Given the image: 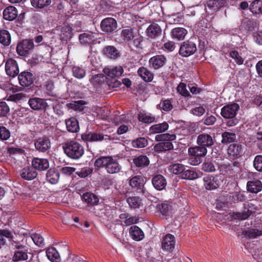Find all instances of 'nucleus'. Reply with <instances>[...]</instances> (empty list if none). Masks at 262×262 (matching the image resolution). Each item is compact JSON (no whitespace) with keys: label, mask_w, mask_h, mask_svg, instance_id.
<instances>
[{"label":"nucleus","mask_w":262,"mask_h":262,"mask_svg":"<svg viewBox=\"0 0 262 262\" xmlns=\"http://www.w3.org/2000/svg\"><path fill=\"white\" fill-rule=\"evenodd\" d=\"M95 166L99 168L104 167L107 173L114 174L120 171L122 167L118 161L112 157H101L95 162Z\"/></svg>","instance_id":"nucleus-1"},{"label":"nucleus","mask_w":262,"mask_h":262,"mask_svg":"<svg viewBox=\"0 0 262 262\" xmlns=\"http://www.w3.org/2000/svg\"><path fill=\"white\" fill-rule=\"evenodd\" d=\"M121 37L123 40L129 45H133L136 48H140L142 42V37L138 31L134 28L123 29L121 33Z\"/></svg>","instance_id":"nucleus-2"},{"label":"nucleus","mask_w":262,"mask_h":262,"mask_svg":"<svg viewBox=\"0 0 262 262\" xmlns=\"http://www.w3.org/2000/svg\"><path fill=\"white\" fill-rule=\"evenodd\" d=\"M62 148L67 156L73 159H78L84 154L83 146L75 141L65 142L62 144Z\"/></svg>","instance_id":"nucleus-3"},{"label":"nucleus","mask_w":262,"mask_h":262,"mask_svg":"<svg viewBox=\"0 0 262 262\" xmlns=\"http://www.w3.org/2000/svg\"><path fill=\"white\" fill-rule=\"evenodd\" d=\"M103 72L106 76L107 82L110 87L115 88L120 85V82L116 79L120 77L123 69L121 66H109L103 69Z\"/></svg>","instance_id":"nucleus-4"},{"label":"nucleus","mask_w":262,"mask_h":262,"mask_svg":"<svg viewBox=\"0 0 262 262\" xmlns=\"http://www.w3.org/2000/svg\"><path fill=\"white\" fill-rule=\"evenodd\" d=\"M239 109V105L235 103L227 104L222 108L221 116L224 118L231 119L227 122L228 126H233L237 123V120L234 118Z\"/></svg>","instance_id":"nucleus-5"},{"label":"nucleus","mask_w":262,"mask_h":262,"mask_svg":"<svg viewBox=\"0 0 262 262\" xmlns=\"http://www.w3.org/2000/svg\"><path fill=\"white\" fill-rule=\"evenodd\" d=\"M15 249L12 259L15 262H22L28 258V247L20 243L14 242L13 244Z\"/></svg>","instance_id":"nucleus-6"},{"label":"nucleus","mask_w":262,"mask_h":262,"mask_svg":"<svg viewBox=\"0 0 262 262\" xmlns=\"http://www.w3.org/2000/svg\"><path fill=\"white\" fill-rule=\"evenodd\" d=\"M34 43L32 40H23L17 44V53L20 56H26L34 48Z\"/></svg>","instance_id":"nucleus-7"},{"label":"nucleus","mask_w":262,"mask_h":262,"mask_svg":"<svg viewBox=\"0 0 262 262\" xmlns=\"http://www.w3.org/2000/svg\"><path fill=\"white\" fill-rule=\"evenodd\" d=\"M196 51V47L191 41H185L180 47L179 54L183 57H188L193 54Z\"/></svg>","instance_id":"nucleus-8"},{"label":"nucleus","mask_w":262,"mask_h":262,"mask_svg":"<svg viewBox=\"0 0 262 262\" xmlns=\"http://www.w3.org/2000/svg\"><path fill=\"white\" fill-rule=\"evenodd\" d=\"M101 28L103 32L112 33L115 31L117 28V23L115 19L107 17L103 19L101 23Z\"/></svg>","instance_id":"nucleus-9"},{"label":"nucleus","mask_w":262,"mask_h":262,"mask_svg":"<svg viewBox=\"0 0 262 262\" xmlns=\"http://www.w3.org/2000/svg\"><path fill=\"white\" fill-rule=\"evenodd\" d=\"M204 186L206 189L211 190L218 188L221 184V179L219 177L208 175L203 179Z\"/></svg>","instance_id":"nucleus-10"},{"label":"nucleus","mask_w":262,"mask_h":262,"mask_svg":"<svg viewBox=\"0 0 262 262\" xmlns=\"http://www.w3.org/2000/svg\"><path fill=\"white\" fill-rule=\"evenodd\" d=\"M28 104L32 110L35 111L43 110L48 106L46 100L38 97L29 99Z\"/></svg>","instance_id":"nucleus-11"},{"label":"nucleus","mask_w":262,"mask_h":262,"mask_svg":"<svg viewBox=\"0 0 262 262\" xmlns=\"http://www.w3.org/2000/svg\"><path fill=\"white\" fill-rule=\"evenodd\" d=\"M5 71L10 77H14L17 75L19 69L16 61L12 58L8 59L5 63Z\"/></svg>","instance_id":"nucleus-12"},{"label":"nucleus","mask_w":262,"mask_h":262,"mask_svg":"<svg viewBox=\"0 0 262 262\" xmlns=\"http://www.w3.org/2000/svg\"><path fill=\"white\" fill-rule=\"evenodd\" d=\"M175 243L174 236L172 234H167L162 241V249L171 252L174 248Z\"/></svg>","instance_id":"nucleus-13"},{"label":"nucleus","mask_w":262,"mask_h":262,"mask_svg":"<svg viewBox=\"0 0 262 262\" xmlns=\"http://www.w3.org/2000/svg\"><path fill=\"white\" fill-rule=\"evenodd\" d=\"M196 142L198 145L205 147L206 148L211 146L214 144L211 136L206 133L200 134L198 136Z\"/></svg>","instance_id":"nucleus-14"},{"label":"nucleus","mask_w":262,"mask_h":262,"mask_svg":"<svg viewBox=\"0 0 262 262\" xmlns=\"http://www.w3.org/2000/svg\"><path fill=\"white\" fill-rule=\"evenodd\" d=\"M96 33L88 32L80 34L79 40L81 44L86 45L94 43L97 40Z\"/></svg>","instance_id":"nucleus-15"},{"label":"nucleus","mask_w":262,"mask_h":262,"mask_svg":"<svg viewBox=\"0 0 262 262\" xmlns=\"http://www.w3.org/2000/svg\"><path fill=\"white\" fill-rule=\"evenodd\" d=\"M166 58L163 55H157L151 57L149 60L150 67L154 69H159L162 67L166 62Z\"/></svg>","instance_id":"nucleus-16"},{"label":"nucleus","mask_w":262,"mask_h":262,"mask_svg":"<svg viewBox=\"0 0 262 262\" xmlns=\"http://www.w3.org/2000/svg\"><path fill=\"white\" fill-rule=\"evenodd\" d=\"M228 154L230 157L233 159L238 158L243 154L242 146L239 144H232L228 149Z\"/></svg>","instance_id":"nucleus-17"},{"label":"nucleus","mask_w":262,"mask_h":262,"mask_svg":"<svg viewBox=\"0 0 262 262\" xmlns=\"http://www.w3.org/2000/svg\"><path fill=\"white\" fill-rule=\"evenodd\" d=\"M18 79L20 85L28 86L33 83L34 76L30 72H23L18 75Z\"/></svg>","instance_id":"nucleus-18"},{"label":"nucleus","mask_w":262,"mask_h":262,"mask_svg":"<svg viewBox=\"0 0 262 262\" xmlns=\"http://www.w3.org/2000/svg\"><path fill=\"white\" fill-rule=\"evenodd\" d=\"M32 165L34 169L43 171L49 167V161L46 159L34 158L32 161Z\"/></svg>","instance_id":"nucleus-19"},{"label":"nucleus","mask_w":262,"mask_h":262,"mask_svg":"<svg viewBox=\"0 0 262 262\" xmlns=\"http://www.w3.org/2000/svg\"><path fill=\"white\" fill-rule=\"evenodd\" d=\"M37 172L32 167H25L20 171V175L22 178L26 180H31L37 176Z\"/></svg>","instance_id":"nucleus-20"},{"label":"nucleus","mask_w":262,"mask_h":262,"mask_svg":"<svg viewBox=\"0 0 262 262\" xmlns=\"http://www.w3.org/2000/svg\"><path fill=\"white\" fill-rule=\"evenodd\" d=\"M152 183L154 187L157 190H161L165 187L167 182L166 179L163 176L158 174L153 177Z\"/></svg>","instance_id":"nucleus-21"},{"label":"nucleus","mask_w":262,"mask_h":262,"mask_svg":"<svg viewBox=\"0 0 262 262\" xmlns=\"http://www.w3.org/2000/svg\"><path fill=\"white\" fill-rule=\"evenodd\" d=\"M17 9L13 6H9L3 11V18L5 20L12 21L17 16Z\"/></svg>","instance_id":"nucleus-22"},{"label":"nucleus","mask_w":262,"mask_h":262,"mask_svg":"<svg viewBox=\"0 0 262 262\" xmlns=\"http://www.w3.org/2000/svg\"><path fill=\"white\" fill-rule=\"evenodd\" d=\"M57 30L61 39L67 40L72 37L73 29L70 26L64 25L59 27Z\"/></svg>","instance_id":"nucleus-23"},{"label":"nucleus","mask_w":262,"mask_h":262,"mask_svg":"<svg viewBox=\"0 0 262 262\" xmlns=\"http://www.w3.org/2000/svg\"><path fill=\"white\" fill-rule=\"evenodd\" d=\"M162 32L160 26L157 24H150L146 29L147 35L151 38H155L159 36Z\"/></svg>","instance_id":"nucleus-24"},{"label":"nucleus","mask_w":262,"mask_h":262,"mask_svg":"<svg viewBox=\"0 0 262 262\" xmlns=\"http://www.w3.org/2000/svg\"><path fill=\"white\" fill-rule=\"evenodd\" d=\"M207 152V149L205 147L202 146H196L195 147H189L188 148V153L189 155L196 157L200 158V157H204L206 156Z\"/></svg>","instance_id":"nucleus-25"},{"label":"nucleus","mask_w":262,"mask_h":262,"mask_svg":"<svg viewBox=\"0 0 262 262\" xmlns=\"http://www.w3.org/2000/svg\"><path fill=\"white\" fill-rule=\"evenodd\" d=\"M35 146L36 149L45 151L50 148V141L47 138H40L35 142Z\"/></svg>","instance_id":"nucleus-26"},{"label":"nucleus","mask_w":262,"mask_h":262,"mask_svg":"<svg viewBox=\"0 0 262 262\" xmlns=\"http://www.w3.org/2000/svg\"><path fill=\"white\" fill-rule=\"evenodd\" d=\"M250 11L256 16L262 14V0H254L249 6Z\"/></svg>","instance_id":"nucleus-27"},{"label":"nucleus","mask_w":262,"mask_h":262,"mask_svg":"<svg viewBox=\"0 0 262 262\" xmlns=\"http://www.w3.org/2000/svg\"><path fill=\"white\" fill-rule=\"evenodd\" d=\"M129 234L134 240L137 241L142 240L144 237L142 230L137 226H133L130 228Z\"/></svg>","instance_id":"nucleus-28"},{"label":"nucleus","mask_w":262,"mask_h":262,"mask_svg":"<svg viewBox=\"0 0 262 262\" xmlns=\"http://www.w3.org/2000/svg\"><path fill=\"white\" fill-rule=\"evenodd\" d=\"M187 31L184 28H175L171 31V36L173 39L178 40H183L185 38Z\"/></svg>","instance_id":"nucleus-29"},{"label":"nucleus","mask_w":262,"mask_h":262,"mask_svg":"<svg viewBox=\"0 0 262 262\" xmlns=\"http://www.w3.org/2000/svg\"><path fill=\"white\" fill-rule=\"evenodd\" d=\"M66 124L69 132L76 133L79 129L78 122L75 117H71L66 120Z\"/></svg>","instance_id":"nucleus-30"},{"label":"nucleus","mask_w":262,"mask_h":262,"mask_svg":"<svg viewBox=\"0 0 262 262\" xmlns=\"http://www.w3.org/2000/svg\"><path fill=\"white\" fill-rule=\"evenodd\" d=\"M247 189L249 191L257 193L262 189L261 182L259 180L249 181L247 184Z\"/></svg>","instance_id":"nucleus-31"},{"label":"nucleus","mask_w":262,"mask_h":262,"mask_svg":"<svg viewBox=\"0 0 262 262\" xmlns=\"http://www.w3.org/2000/svg\"><path fill=\"white\" fill-rule=\"evenodd\" d=\"M46 255L49 259L52 262H60V257L54 247H50L46 250Z\"/></svg>","instance_id":"nucleus-32"},{"label":"nucleus","mask_w":262,"mask_h":262,"mask_svg":"<svg viewBox=\"0 0 262 262\" xmlns=\"http://www.w3.org/2000/svg\"><path fill=\"white\" fill-rule=\"evenodd\" d=\"M59 176L60 174L57 170L50 169L46 174L47 180L50 183L55 184L59 181Z\"/></svg>","instance_id":"nucleus-33"},{"label":"nucleus","mask_w":262,"mask_h":262,"mask_svg":"<svg viewBox=\"0 0 262 262\" xmlns=\"http://www.w3.org/2000/svg\"><path fill=\"white\" fill-rule=\"evenodd\" d=\"M168 126L166 122L154 124L150 127L149 132L151 134L161 133L167 130Z\"/></svg>","instance_id":"nucleus-34"},{"label":"nucleus","mask_w":262,"mask_h":262,"mask_svg":"<svg viewBox=\"0 0 262 262\" xmlns=\"http://www.w3.org/2000/svg\"><path fill=\"white\" fill-rule=\"evenodd\" d=\"M103 53L111 59H116L119 56L118 51L114 46L105 47L103 50Z\"/></svg>","instance_id":"nucleus-35"},{"label":"nucleus","mask_w":262,"mask_h":262,"mask_svg":"<svg viewBox=\"0 0 262 262\" xmlns=\"http://www.w3.org/2000/svg\"><path fill=\"white\" fill-rule=\"evenodd\" d=\"M138 73L142 79L146 82L151 81L153 79V74L144 67L140 68L138 70Z\"/></svg>","instance_id":"nucleus-36"},{"label":"nucleus","mask_w":262,"mask_h":262,"mask_svg":"<svg viewBox=\"0 0 262 262\" xmlns=\"http://www.w3.org/2000/svg\"><path fill=\"white\" fill-rule=\"evenodd\" d=\"M138 119L140 121L145 123H150L154 121L155 118L151 114L145 111H141L138 115Z\"/></svg>","instance_id":"nucleus-37"},{"label":"nucleus","mask_w":262,"mask_h":262,"mask_svg":"<svg viewBox=\"0 0 262 262\" xmlns=\"http://www.w3.org/2000/svg\"><path fill=\"white\" fill-rule=\"evenodd\" d=\"M185 166L180 163H175L171 164L169 167V171L174 174L180 175V177L182 176L185 170Z\"/></svg>","instance_id":"nucleus-38"},{"label":"nucleus","mask_w":262,"mask_h":262,"mask_svg":"<svg viewBox=\"0 0 262 262\" xmlns=\"http://www.w3.org/2000/svg\"><path fill=\"white\" fill-rule=\"evenodd\" d=\"M133 163L137 167H144L148 165L149 160L146 156H140L133 160Z\"/></svg>","instance_id":"nucleus-39"},{"label":"nucleus","mask_w":262,"mask_h":262,"mask_svg":"<svg viewBox=\"0 0 262 262\" xmlns=\"http://www.w3.org/2000/svg\"><path fill=\"white\" fill-rule=\"evenodd\" d=\"M251 214V211H250L249 210L245 211L244 212L242 213H230L228 214V219H230L231 220L233 219H240L244 220L247 219L249 216H250Z\"/></svg>","instance_id":"nucleus-40"},{"label":"nucleus","mask_w":262,"mask_h":262,"mask_svg":"<svg viewBox=\"0 0 262 262\" xmlns=\"http://www.w3.org/2000/svg\"><path fill=\"white\" fill-rule=\"evenodd\" d=\"M84 201L88 204L95 205L99 202V199L96 195L92 193L87 192L83 194Z\"/></svg>","instance_id":"nucleus-41"},{"label":"nucleus","mask_w":262,"mask_h":262,"mask_svg":"<svg viewBox=\"0 0 262 262\" xmlns=\"http://www.w3.org/2000/svg\"><path fill=\"white\" fill-rule=\"evenodd\" d=\"M120 219L121 224L123 226H128L136 222V219L130 216L127 213L121 214Z\"/></svg>","instance_id":"nucleus-42"},{"label":"nucleus","mask_w":262,"mask_h":262,"mask_svg":"<svg viewBox=\"0 0 262 262\" xmlns=\"http://www.w3.org/2000/svg\"><path fill=\"white\" fill-rule=\"evenodd\" d=\"M144 184V180L142 176H136L129 180V185L134 188H141Z\"/></svg>","instance_id":"nucleus-43"},{"label":"nucleus","mask_w":262,"mask_h":262,"mask_svg":"<svg viewBox=\"0 0 262 262\" xmlns=\"http://www.w3.org/2000/svg\"><path fill=\"white\" fill-rule=\"evenodd\" d=\"M172 148L173 145L170 142L162 141L157 144L154 147L155 149L158 152L168 150Z\"/></svg>","instance_id":"nucleus-44"},{"label":"nucleus","mask_w":262,"mask_h":262,"mask_svg":"<svg viewBox=\"0 0 262 262\" xmlns=\"http://www.w3.org/2000/svg\"><path fill=\"white\" fill-rule=\"evenodd\" d=\"M199 177L198 174L192 169H186L182 173V176H181V178L183 179H187L192 180H194Z\"/></svg>","instance_id":"nucleus-45"},{"label":"nucleus","mask_w":262,"mask_h":262,"mask_svg":"<svg viewBox=\"0 0 262 262\" xmlns=\"http://www.w3.org/2000/svg\"><path fill=\"white\" fill-rule=\"evenodd\" d=\"M32 6L36 8L47 7L51 3V0H31Z\"/></svg>","instance_id":"nucleus-46"},{"label":"nucleus","mask_w":262,"mask_h":262,"mask_svg":"<svg viewBox=\"0 0 262 262\" xmlns=\"http://www.w3.org/2000/svg\"><path fill=\"white\" fill-rule=\"evenodd\" d=\"M11 41L10 34L7 30L0 31V42L4 45H9Z\"/></svg>","instance_id":"nucleus-47"},{"label":"nucleus","mask_w":262,"mask_h":262,"mask_svg":"<svg viewBox=\"0 0 262 262\" xmlns=\"http://www.w3.org/2000/svg\"><path fill=\"white\" fill-rule=\"evenodd\" d=\"M229 56L238 65H241L244 63V58L241 56L237 51H230L229 52Z\"/></svg>","instance_id":"nucleus-48"},{"label":"nucleus","mask_w":262,"mask_h":262,"mask_svg":"<svg viewBox=\"0 0 262 262\" xmlns=\"http://www.w3.org/2000/svg\"><path fill=\"white\" fill-rule=\"evenodd\" d=\"M154 252L150 248L147 249L145 256L143 258V262H163L161 260H156L154 257Z\"/></svg>","instance_id":"nucleus-49"},{"label":"nucleus","mask_w":262,"mask_h":262,"mask_svg":"<svg viewBox=\"0 0 262 262\" xmlns=\"http://www.w3.org/2000/svg\"><path fill=\"white\" fill-rule=\"evenodd\" d=\"M127 202L129 206L133 208H138L142 204L141 200L137 196L130 197L127 199Z\"/></svg>","instance_id":"nucleus-50"},{"label":"nucleus","mask_w":262,"mask_h":262,"mask_svg":"<svg viewBox=\"0 0 262 262\" xmlns=\"http://www.w3.org/2000/svg\"><path fill=\"white\" fill-rule=\"evenodd\" d=\"M72 72L73 76L78 79L82 78L85 75V70L83 68L78 66L73 67Z\"/></svg>","instance_id":"nucleus-51"},{"label":"nucleus","mask_w":262,"mask_h":262,"mask_svg":"<svg viewBox=\"0 0 262 262\" xmlns=\"http://www.w3.org/2000/svg\"><path fill=\"white\" fill-rule=\"evenodd\" d=\"M222 142L228 144L233 142L235 139V134L234 133L224 132L222 135Z\"/></svg>","instance_id":"nucleus-52"},{"label":"nucleus","mask_w":262,"mask_h":262,"mask_svg":"<svg viewBox=\"0 0 262 262\" xmlns=\"http://www.w3.org/2000/svg\"><path fill=\"white\" fill-rule=\"evenodd\" d=\"M132 145L135 148H143L145 147L147 144V140L144 138H139L132 141Z\"/></svg>","instance_id":"nucleus-53"},{"label":"nucleus","mask_w":262,"mask_h":262,"mask_svg":"<svg viewBox=\"0 0 262 262\" xmlns=\"http://www.w3.org/2000/svg\"><path fill=\"white\" fill-rule=\"evenodd\" d=\"M156 139L162 142H170L175 140L176 136L173 134H164L156 136Z\"/></svg>","instance_id":"nucleus-54"},{"label":"nucleus","mask_w":262,"mask_h":262,"mask_svg":"<svg viewBox=\"0 0 262 262\" xmlns=\"http://www.w3.org/2000/svg\"><path fill=\"white\" fill-rule=\"evenodd\" d=\"M31 237L36 245L39 247L43 245L44 239L41 235L37 233L32 234Z\"/></svg>","instance_id":"nucleus-55"},{"label":"nucleus","mask_w":262,"mask_h":262,"mask_svg":"<svg viewBox=\"0 0 262 262\" xmlns=\"http://www.w3.org/2000/svg\"><path fill=\"white\" fill-rule=\"evenodd\" d=\"M253 165L257 171L262 172V156L258 155L255 157Z\"/></svg>","instance_id":"nucleus-56"},{"label":"nucleus","mask_w":262,"mask_h":262,"mask_svg":"<svg viewBox=\"0 0 262 262\" xmlns=\"http://www.w3.org/2000/svg\"><path fill=\"white\" fill-rule=\"evenodd\" d=\"M10 137V132L6 127L0 126V139L5 141L8 140Z\"/></svg>","instance_id":"nucleus-57"},{"label":"nucleus","mask_w":262,"mask_h":262,"mask_svg":"<svg viewBox=\"0 0 262 262\" xmlns=\"http://www.w3.org/2000/svg\"><path fill=\"white\" fill-rule=\"evenodd\" d=\"M177 89L178 92L183 96L187 97L189 95V92L186 89V85L184 83H180Z\"/></svg>","instance_id":"nucleus-58"},{"label":"nucleus","mask_w":262,"mask_h":262,"mask_svg":"<svg viewBox=\"0 0 262 262\" xmlns=\"http://www.w3.org/2000/svg\"><path fill=\"white\" fill-rule=\"evenodd\" d=\"M246 235L250 238H255L262 235V231L256 229H251L246 232Z\"/></svg>","instance_id":"nucleus-59"},{"label":"nucleus","mask_w":262,"mask_h":262,"mask_svg":"<svg viewBox=\"0 0 262 262\" xmlns=\"http://www.w3.org/2000/svg\"><path fill=\"white\" fill-rule=\"evenodd\" d=\"M202 169L206 172H211L215 171V168L213 164L210 161H206L202 165Z\"/></svg>","instance_id":"nucleus-60"},{"label":"nucleus","mask_w":262,"mask_h":262,"mask_svg":"<svg viewBox=\"0 0 262 262\" xmlns=\"http://www.w3.org/2000/svg\"><path fill=\"white\" fill-rule=\"evenodd\" d=\"M205 112V108L203 106L199 105L192 108L190 111L191 113L196 116H201L203 115Z\"/></svg>","instance_id":"nucleus-61"},{"label":"nucleus","mask_w":262,"mask_h":262,"mask_svg":"<svg viewBox=\"0 0 262 262\" xmlns=\"http://www.w3.org/2000/svg\"><path fill=\"white\" fill-rule=\"evenodd\" d=\"M103 139L102 135L100 134H90L88 135L86 139L90 141H101Z\"/></svg>","instance_id":"nucleus-62"},{"label":"nucleus","mask_w":262,"mask_h":262,"mask_svg":"<svg viewBox=\"0 0 262 262\" xmlns=\"http://www.w3.org/2000/svg\"><path fill=\"white\" fill-rule=\"evenodd\" d=\"M157 208L160 211L161 213L164 215H166L169 211V205L167 203H161L158 204Z\"/></svg>","instance_id":"nucleus-63"},{"label":"nucleus","mask_w":262,"mask_h":262,"mask_svg":"<svg viewBox=\"0 0 262 262\" xmlns=\"http://www.w3.org/2000/svg\"><path fill=\"white\" fill-rule=\"evenodd\" d=\"M9 111V108L5 102H0V116H6Z\"/></svg>","instance_id":"nucleus-64"}]
</instances>
